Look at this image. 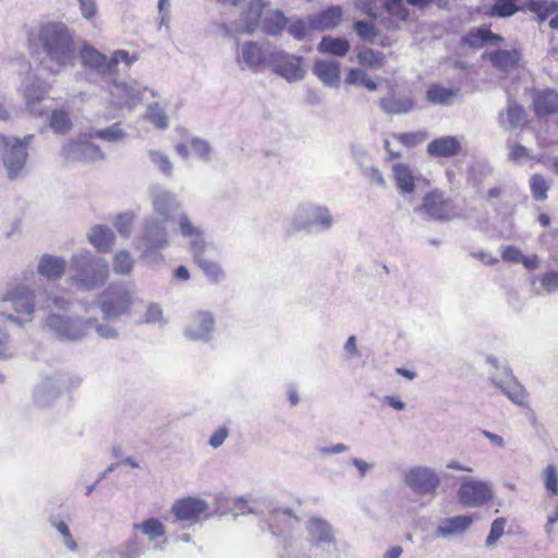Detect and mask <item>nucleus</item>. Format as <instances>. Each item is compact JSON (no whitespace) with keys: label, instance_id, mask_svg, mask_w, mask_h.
Segmentation results:
<instances>
[{"label":"nucleus","instance_id":"8","mask_svg":"<svg viewBox=\"0 0 558 558\" xmlns=\"http://www.w3.org/2000/svg\"><path fill=\"white\" fill-rule=\"evenodd\" d=\"M458 499L464 507H482L493 499V489L487 482L466 480L460 485Z\"/></svg>","mask_w":558,"mask_h":558},{"label":"nucleus","instance_id":"53","mask_svg":"<svg viewBox=\"0 0 558 558\" xmlns=\"http://www.w3.org/2000/svg\"><path fill=\"white\" fill-rule=\"evenodd\" d=\"M229 435V430L226 426H221L219 427L210 437L209 439V445L213 447V448H218L219 446H221L223 444V441L226 440V438L228 437Z\"/></svg>","mask_w":558,"mask_h":558},{"label":"nucleus","instance_id":"41","mask_svg":"<svg viewBox=\"0 0 558 558\" xmlns=\"http://www.w3.org/2000/svg\"><path fill=\"white\" fill-rule=\"evenodd\" d=\"M347 82L349 84L360 83L364 85L368 90H376L377 84L362 70L351 69L347 75Z\"/></svg>","mask_w":558,"mask_h":558},{"label":"nucleus","instance_id":"49","mask_svg":"<svg viewBox=\"0 0 558 558\" xmlns=\"http://www.w3.org/2000/svg\"><path fill=\"white\" fill-rule=\"evenodd\" d=\"M542 288L546 292H553L558 290V272L557 271H548L541 276L539 278Z\"/></svg>","mask_w":558,"mask_h":558},{"label":"nucleus","instance_id":"10","mask_svg":"<svg viewBox=\"0 0 558 558\" xmlns=\"http://www.w3.org/2000/svg\"><path fill=\"white\" fill-rule=\"evenodd\" d=\"M407 484L417 494H433L440 484L439 476L427 468H414L407 474Z\"/></svg>","mask_w":558,"mask_h":558},{"label":"nucleus","instance_id":"31","mask_svg":"<svg viewBox=\"0 0 558 558\" xmlns=\"http://www.w3.org/2000/svg\"><path fill=\"white\" fill-rule=\"evenodd\" d=\"M357 62L366 69H379L385 64V54L371 48L361 49L357 54Z\"/></svg>","mask_w":558,"mask_h":558},{"label":"nucleus","instance_id":"3","mask_svg":"<svg viewBox=\"0 0 558 558\" xmlns=\"http://www.w3.org/2000/svg\"><path fill=\"white\" fill-rule=\"evenodd\" d=\"M72 262L76 271L73 279L83 289H94L108 279L109 269L104 259H96L89 254H82L73 257Z\"/></svg>","mask_w":558,"mask_h":558},{"label":"nucleus","instance_id":"43","mask_svg":"<svg viewBox=\"0 0 558 558\" xmlns=\"http://www.w3.org/2000/svg\"><path fill=\"white\" fill-rule=\"evenodd\" d=\"M544 484L549 496L558 495V473L554 465H547L544 470Z\"/></svg>","mask_w":558,"mask_h":558},{"label":"nucleus","instance_id":"37","mask_svg":"<svg viewBox=\"0 0 558 558\" xmlns=\"http://www.w3.org/2000/svg\"><path fill=\"white\" fill-rule=\"evenodd\" d=\"M81 59L84 65L101 69L106 65L107 58L93 47H85L81 50Z\"/></svg>","mask_w":558,"mask_h":558},{"label":"nucleus","instance_id":"44","mask_svg":"<svg viewBox=\"0 0 558 558\" xmlns=\"http://www.w3.org/2000/svg\"><path fill=\"white\" fill-rule=\"evenodd\" d=\"M386 10L397 21L408 20L409 11L403 4V0H388L386 2Z\"/></svg>","mask_w":558,"mask_h":558},{"label":"nucleus","instance_id":"18","mask_svg":"<svg viewBox=\"0 0 558 558\" xmlns=\"http://www.w3.org/2000/svg\"><path fill=\"white\" fill-rule=\"evenodd\" d=\"M504 37L499 34L493 33L489 27H474L471 28L461 38L462 45L472 48L481 49L486 45H499L504 41Z\"/></svg>","mask_w":558,"mask_h":558},{"label":"nucleus","instance_id":"4","mask_svg":"<svg viewBox=\"0 0 558 558\" xmlns=\"http://www.w3.org/2000/svg\"><path fill=\"white\" fill-rule=\"evenodd\" d=\"M130 292L120 286H109L99 298V307L106 317H119L131 310Z\"/></svg>","mask_w":558,"mask_h":558},{"label":"nucleus","instance_id":"59","mask_svg":"<svg viewBox=\"0 0 558 558\" xmlns=\"http://www.w3.org/2000/svg\"><path fill=\"white\" fill-rule=\"evenodd\" d=\"M190 146L197 150L202 156H207L209 154V146L207 145V143L201 141V140H197V138H194L191 141L190 143Z\"/></svg>","mask_w":558,"mask_h":558},{"label":"nucleus","instance_id":"58","mask_svg":"<svg viewBox=\"0 0 558 558\" xmlns=\"http://www.w3.org/2000/svg\"><path fill=\"white\" fill-rule=\"evenodd\" d=\"M131 219L126 216H119L117 219L116 228L122 235L126 236L130 233Z\"/></svg>","mask_w":558,"mask_h":558},{"label":"nucleus","instance_id":"60","mask_svg":"<svg viewBox=\"0 0 558 558\" xmlns=\"http://www.w3.org/2000/svg\"><path fill=\"white\" fill-rule=\"evenodd\" d=\"M316 222L328 228L331 225V216L326 209H319L316 215Z\"/></svg>","mask_w":558,"mask_h":558},{"label":"nucleus","instance_id":"20","mask_svg":"<svg viewBox=\"0 0 558 558\" xmlns=\"http://www.w3.org/2000/svg\"><path fill=\"white\" fill-rule=\"evenodd\" d=\"M473 521L474 518L471 515H457L448 518L441 521L437 531L441 536L462 534L470 529Z\"/></svg>","mask_w":558,"mask_h":558},{"label":"nucleus","instance_id":"56","mask_svg":"<svg viewBox=\"0 0 558 558\" xmlns=\"http://www.w3.org/2000/svg\"><path fill=\"white\" fill-rule=\"evenodd\" d=\"M57 530L62 534L69 548L75 549L76 543L73 541L70 530L65 522L60 521L56 524Z\"/></svg>","mask_w":558,"mask_h":558},{"label":"nucleus","instance_id":"34","mask_svg":"<svg viewBox=\"0 0 558 558\" xmlns=\"http://www.w3.org/2000/svg\"><path fill=\"white\" fill-rule=\"evenodd\" d=\"M49 124L57 134H66L72 129V121L64 110H53Z\"/></svg>","mask_w":558,"mask_h":558},{"label":"nucleus","instance_id":"47","mask_svg":"<svg viewBox=\"0 0 558 558\" xmlns=\"http://www.w3.org/2000/svg\"><path fill=\"white\" fill-rule=\"evenodd\" d=\"M506 526V519L497 518L493 521L489 534L486 538V544L488 546L494 545L497 541L504 535Z\"/></svg>","mask_w":558,"mask_h":558},{"label":"nucleus","instance_id":"12","mask_svg":"<svg viewBox=\"0 0 558 558\" xmlns=\"http://www.w3.org/2000/svg\"><path fill=\"white\" fill-rule=\"evenodd\" d=\"M461 151V138L453 135L436 137L426 147L427 155L433 158H453Z\"/></svg>","mask_w":558,"mask_h":558},{"label":"nucleus","instance_id":"40","mask_svg":"<svg viewBox=\"0 0 558 558\" xmlns=\"http://www.w3.org/2000/svg\"><path fill=\"white\" fill-rule=\"evenodd\" d=\"M146 118L158 129L163 130L168 128V118L158 104H153L148 107Z\"/></svg>","mask_w":558,"mask_h":558},{"label":"nucleus","instance_id":"35","mask_svg":"<svg viewBox=\"0 0 558 558\" xmlns=\"http://www.w3.org/2000/svg\"><path fill=\"white\" fill-rule=\"evenodd\" d=\"M47 324L62 337H74L73 324L69 318H64L57 314H50L47 318Z\"/></svg>","mask_w":558,"mask_h":558},{"label":"nucleus","instance_id":"29","mask_svg":"<svg viewBox=\"0 0 558 558\" xmlns=\"http://www.w3.org/2000/svg\"><path fill=\"white\" fill-rule=\"evenodd\" d=\"M523 9L536 14L538 22H544L558 10V4L548 0H527Z\"/></svg>","mask_w":558,"mask_h":558},{"label":"nucleus","instance_id":"22","mask_svg":"<svg viewBox=\"0 0 558 558\" xmlns=\"http://www.w3.org/2000/svg\"><path fill=\"white\" fill-rule=\"evenodd\" d=\"M380 108L389 114H404L415 108V100L412 97L390 96L379 100Z\"/></svg>","mask_w":558,"mask_h":558},{"label":"nucleus","instance_id":"36","mask_svg":"<svg viewBox=\"0 0 558 558\" xmlns=\"http://www.w3.org/2000/svg\"><path fill=\"white\" fill-rule=\"evenodd\" d=\"M549 182L542 174H533L530 179L531 194L535 201L543 202L547 198Z\"/></svg>","mask_w":558,"mask_h":558},{"label":"nucleus","instance_id":"28","mask_svg":"<svg viewBox=\"0 0 558 558\" xmlns=\"http://www.w3.org/2000/svg\"><path fill=\"white\" fill-rule=\"evenodd\" d=\"M89 241L99 252H108L113 244L114 234L108 227L97 226L92 230Z\"/></svg>","mask_w":558,"mask_h":558},{"label":"nucleus","instance_id":"64","mask_svg":"<svg viewBox=\"0 0 558 558\" xmlns=\"http://www.w3.org/2000/svg\"><path fill=\"white\" fill-rule=\"evenodd\" d=\"M527 155V150L522 145H515L512 147L510 156L512 159L518 160L520 158H523Z\"/></svg>","mask_w":558,"mask_h":558},{"label":"nucleus","instance_id":"24","mask_svg":"<svg viewBox=\"0 0 558 558\" xmlns=\"http://www.w3.org/2000/svg\"><path fill=\"white\" fill-rule=\"evenodd\" d=\"M317 49L324 54L343 57L350 50V43L344 38L324 36L318 44Z\"/></svg>","mask_w":558,"mask_h":558},{"label":"nucleus","instance_id":"32","mask_svg":"<svg viewBox=\"0 0 558 558\" xmlns=\"http://www.w3.org/2000/svg\"><path fill=\"white\" fill-rule=\"evenodd\" d=\"M311 21L303 19L289 20L287 32L296 40H304L311 37L314 32Z\"/></svg>","mask_w":558,"mask_h":558},{"label":"nucleus","instance_id":"5","mask_svg":"<svg viewBox=\"0 0 558 558\" xmlns=\"http://www.w3.org/2000/svg\"><path fill=\"white\" fill-rule=\"evenodd\" d=\"M33 137V135H28L23 140L14 138L12 141L3 138L4 146L7 147L3 163L11 180L16 179L24 169L28 157L27 146Z\"/></svg>","mask_w":558,"mask_h":558},{"label":"nucleus","instance_id":"63","mask_svg":"<svg viewBox=\"0 0 558 558\" xmlns=\"http://www.w3.org/2000/svg\"><path fill=\"white\" fill-rule=\"evenodd\" d=\"M384 402L387 403L388 405H390L391 408H393L395 410H398V411H401L405 408V404L404 402H402L401 400L395 398V397H391V396H387L384 398Z\"/></svg>","mask_w":558,"mask_h":558},{"label":"nucleus","instance_id":"55","mask_svg":"<svg viewBox=\"0 0 558 558\" xmlns=\"http://www.w3.org/2000/svg\"><path fill=\"white\" fill-rule=\"evenodd\" d=\"M162 318V310L157 304H150L145 314L146 323H157Z\"/></svg>","mask_w":558,"mask_h":558},{"label":"nucleus","instance_id":"38","mask_svg":"<svg viewBox=\"0 0 558 558\" xmlns=\"http://www.w3.org/2000/svg\"><path fill=\"white\" fill-rule=\"evenodd\" d=\"M518 0H496L490 8L488 15L507 17L513 15L520 10L517 5Z\"/></svg>","mask_w":558,"mask_h":558},{"label":"nucleus","instance_id":"9","mask_svg":"<svg viewBox=\"0 0 558 558\" xmlns=\"http://www.w3.org/2000/svg\"><path fill=\"white\" fill-rule=\"evenodd\" d=\"M207 243L205 239L191 242V253L194 263L203 270L207 279L214 283H219L225 278V271L216 260L205 257Z\"/></svg>","mask_w":558,"mask_h":558},{"label":"nucleus","instance_id":"42","mask_svg":"<svg viewBox=\"0 0 558 558\" xmlns=\"http://www.w3.org/2000/svg\"><path fill=\"white\" fill-rule=\"evenodd\" d=\"M353 29L357 36L364 41H374L377 36L376 28L372 22L356 21L353 25Z\"/></svg>","mask_w":558,"mask_h":558},{"label":"nucleus","instance_id":"62","mask_svg":"<svg viewBox=\"0 0 558 558\" xmlns=\"http://www.w3.org/2000/svg\"><path fill=\"white\" fill-rule=\"evenodd\" d=\"M98 136L104 140H119L122 137V132L120 130L112 131V130H102L98 133Z\"/></svg>","mask_w":558,"mask_h":558},{"label":"nucleus","instance_id":"46","mask_svg":"<svg viewBox=\"0 0 558 558\" xmlns=\"http://www.w3.org/2000/svg\"><path fill=\"white\" fill-rule=\"evenodd\" d=\"M149 158L151 160V162L158 167V169L166 175H171L172 174V163L169 159L168 156H166L165 154L160 153V151H150L149 153Z\"/></svg>","mask_w":558,"mask_h":558},{"label":"nucleus","instance_id":"17","mask_svg":"<svg viewBox=\"0 0 558 558\" xmlns=\"http://www.w3.org/2000/svg\"><path fill=\"white\" fill-rule=\"evenodd\" d=\"M214 317L208 312H198L191 317L185 336L191 340H207L214 330Z\"/></svg>","mask_w":558,"mask_h":558},{"label":"nucleus","instance_id":"2","mask_svg":"<svg viewBox=\"0 0 558 558\" xmlns=\"http://www.w3.org/2000/svg\"><path fill=\"white\" fill-rule=\"evenodd\" d=\"M34 311V295L26 288H14L0 301V315L19 324L32 320Z\"/></svg>","mask_w":558,"mask_h":558},{"label":"nucleus","instance_id":"26","mask_svg":"<svg viewBox=\"0 0 558 558\" xmlns=\"http://www.w3.org/2000/svg\"><path fill=\"white\" fill-rule=\"evenodd\" d=\"M314 73L326 84L339 82L340 65L336 61L318 60L314 64Z\"/></svg>","mask_w":558,"mask_h":558},{"label":"nucleus","instance_id":"30","mask_svg":"<svg viewBox=\"0 0 558 558\" xmlns=\"http://www.w3.org/2000/svg\"><path fill=\"white\" fill-rule=\"evenodd\" d=\"M135 530H140L150 541H155L159 537L165 536L166 527L163 523L157 518H148L142 523L134 524Z\"/></svg>","mask_w":558,"mask_h":558},{"label":"nucleus","instance_id":"48","mask_svg":"<svg viewBox=\"0 0 558 558\" xmlns=\"http://www.w3.org/2000/svg\"><path fill=\"white\" fill-rule=\"evenodd\" d=\"M179 223L182 234L185 236H193L194 239L192 241L204 239L202 231L194 227L186 216H182Z\"/></svg>","mask_w":558,"mask_h":558},{"label":"nucleus","instance_id":"15","mask_svg":"<svg viewBox=\"0 0 558 558\" xmlns=\"http://www.w3.org/2000/svg\"><path fill=\"white\" fill-rule=\"evenodd\" d=\"M308 20L315 31H331L341 24L343 20V9L340 5H330L316 13L310 14Z\"/></svg>","mask_w":558,"mask_h":558},{"label":"nucleus","instance_id":"1","mask_svg":"<svg viewBox=\"0 0 558 558\" xmlns=\"http://www.w3.org/2000/svg\"><path fill=\"white\" fill-rule=\"evenodd\" d=\"M37 39L48 58L59 68L73 63L76 53L75 41L64 23L41 24L37 32Z\"/></svg>","mask_w":558,"mask_h":558},{"label":"nucleus","instance_id":"23","mask_svg":"<svg viewBox=\"0 0 558 558\" xmlns=\"http://www.w3.org/2000/svg\"><path fill=\"white\" fill-rule=\"evenodd\" d=\"M65 270V262L63 258L44 255L38 265V271L48 279H59Z\"/></svg>","mask_w":558,"mask_h":558},{"label":"nucleus","instance_id":"7","mask_svg":"<svg viewBox=\"0 0 558 558\" xmlns=\"http://www.w3.org/2000/svg\"><path fill=\"white\" fill-rule=\"evenodd\" d=\"M420 210L433 220L447 221L456 214V207L449 197L438 190H433L423 197Z\"/></svg>","mask_w":558,"mask_h":558},{"label":"nucleus","instance_id":"52","mask_svg":"<svg viewBox=\"0 0 558 558\" xmlns=\"http://www.w3.org/2000/svg\"><path fill=\"white\" fill-rule=\"evenodd\" d=\"M83 16L87 20L93 19L97 13L95 0H78Z\"/></svg>","mask_w":558,"mask_h":558},{"label":"nucleus","instance_id":"61","mask_svg":"<svg viewBox=\"0 0 558 558\" xmlns=\"http://www.w3.org/2000/svg\"><path fill=\"white\" fill-rule=\"evenodd\" d=\"M520 263L523 264L524 267L527 269H536L538 267L539 260L536 255H532V256H523L522 255V259L520 260Z\"/></svg>","mask_w":558,"mask_h":558},{"label":"nucleus","instance_id":"25","mask_svg":"<svg viewBox=\"0 0 558 558\" xmlns=\"http://www.w3.org/2000/svg\"><path fill=\"white\" fill-rule=\"evenodd\" d=\"M289 19L279 10L269 11L263 20V32L277 36L287 31Z\"/></svg>","mask_w":558,"mask_h":558},{"label":"nucleus","instance_id":"11","mask_svg":"<svg viewBox=\"0 0 558 558\" xmlns=\"http://www.w3.org/2000/svg\"><path fill=\"white\" fill-rule=\"evenodd\" d=\"M271 62L276 65V72L289 81L301 80L304 71L301 66L300 57L290 56L282 51L272 52L269 56Z\"/></svg>","mask_w":558,"mask_h":558},{"label":"nucleus","instance_id":"50","mask_svg":"<svg viewBox=\"0 0 558 558\" xmlns=\"http://www.w3.org/2000/svg\"><path fill=\"white\" fill-rule=\"evenodd\" d=\"M12 355L11 338L7 331L0 328V359H10Z\"/></svg>","mask_w":558,"mask_h":558},{"label":"nucleus","instance_id":"6","mask_svg":"<svg viewBox=\"0 0 558 558\" xmlns=\"http://www.w3.org/2000/svg\"><path fill=\"white\" fill-rule=\"evenodd\" d=\"M265 7L266 3L263 0H251L241 13V23L239 25L230 28L226 24H220L218 27L226 37L231 36L233 32L236 34H252L260 24Z\"/></svg>","mask_w":558,"mask_h":558},{"label":"nucleus","instance_id":"16","mask_svg":"<svg viewBox=\"0 0 558 558\" xmlns=\"http://www.w3.org/2000/svg\"><path fill=\"white\" fill-rule=\"evenodd\" d=\"M482 58L487 59L495 69L508 73L519 66L521 52L515 48L496 49L486 51Z\"/></svg>","mask_w":558,"mask_h":558},{"label":"nucleus","instance_id":"57","mask_svg":"<svg viewBox=\"0 0 558 558\" xmlns=\"http://www.w3.org/2000/svg\"><path fill=\"white\" fill-rule=\"evenodd\" d=\"M84 143H80L76 141H69L63 147H62V155L65 158H71L80 148L83 146Z\"/></svg>","mask_w":558,"mask_h":558},{"label":"nucleus","instance_id":"27","mask_svg":"<svg viewBox=\"0 0 558 558\" xmlns=\"http://www.w3.org/2000/svg\"><path fill=\"white\" fill-rule=\"evenodd\" d=\"M459 90L444 87L439 84H430L426 90V99L435 105H449Z\"/></svg>","mask_w":558,"mask_h":558},{"label":"nucleus","instance_id":"45","mask_svg":"<svg viewBox=\"0 0 558 558\" xmlns=\"http://www.w3.org/2000/svg\"><path fill=\"white\" fill-rule=\"evenodd\" d=\"M133 267V260L129 253L122 251L116 254L113 259V269L116 272L124 275L129 274Z\"/></svg>","mask_w":558,"mask_h":558},{"label":"nucleus","instance_id":"19","mask_svg":"<svg viewBox=\"0 0 558 558\" xmlns=\"http://www.w3.org/2000/svg\"><path fill=\"white\" fill-rule=\"evenodd\" d=\"M246 66L253 70H257L267 64L270 61L265 50L256 41H246L241 48V60Z\"/></svg>","mask_w":558,"mask_h":558},{"label":"nucleus","instance_id":"13","mask_svg":"<svg viewBox=\"0 0 558 558\" xmlns=\"http://www.w3.org/2000/svg\"><path fill=\"white\" fill-rule=\"evenodd\" d=\"M207 510V504L195 497H186L177 500L171 512L179 521L194 522Z\"/></svg>","mask_w":558,"mask_h":558},{"label":"nucleus","instance_id":"54","mask_svg":"<svg viewBox=\"0 0 558 558\" xmlns=\"http://www.w3.org/2000/svg\"><path fill=\"white\" fill-rule=\"evenodd\" d=\"M135 60H137V57L136 56L131 57L126 50H117L113 53L110 63L112 65H117L119 62H124L128 65H131Z\"/></svg>","mask_w":558,"mask_h":558},{"label":"nucleus","instance_id":"33","mask_svg":"<svg viewBox=\"0 0 558 558\" xmlns=\"http://www.w3.org/2000/svg\"><path fill=\"white\" fill-rule=\"evenodd\" d=\"M507 122L510 128L524 126L526 124V111L517 101L511 100L506 109Z\"/></svg>","mask_w":558,"mask_h":558},{"label":"nucleus","instance_id":"14","mask_svg":"<svg viewBox=\"0 0 558 558\" xmlns=\"http://www.w3.org/2000/svg\"><path fill=\"white\" fill-rule=\"evenodd\" d=\"M532 104L538 118L558 114V92L553 88L535 89L532 93Z\"/></svg>","mask_w":558,"mask_h":558},{"label":"nucleus","instance_id":"21","mask_svg":"<svg viewBox=\"0 0 558 558\" xmlns=\"http://www.w3.org/2000/svg\"><path fill=\"white\" fill-rule=\"evenodd\" d=\"M396 185L403 194H411L415 190V178L409 165L397 162L392 166Z\"/></svg>","mask_w":558,"mask_h":558},{"label":"nucleus","instance_id":"51","mask_svg":"<svg viewBox=\"0 0 558 558\" xmlns=\"http://www.w3.org/2000/svg\"><path fill=\"white\" fill-rule=\"evenodd\" d=\"M501 258L509 263H520L522 253L515 246L508 245L502 250Z\"/></svg>","mask_w":558,"mask_h":558},{"label":"nucleus","instance_id":"39","mask_svg":"<svg viewBox=\"0 0 558 558\" xmlns=\"http://www.w3.org/2000/svg\"><path fill=\"white\" fill-rule=\"evenodd\" d=\"M392 136L402 146L408 148L415 147L426 140V133L424 132L396 133Z\"/></svg>","mask_w":558,"mask_h":558}]
</instances>
